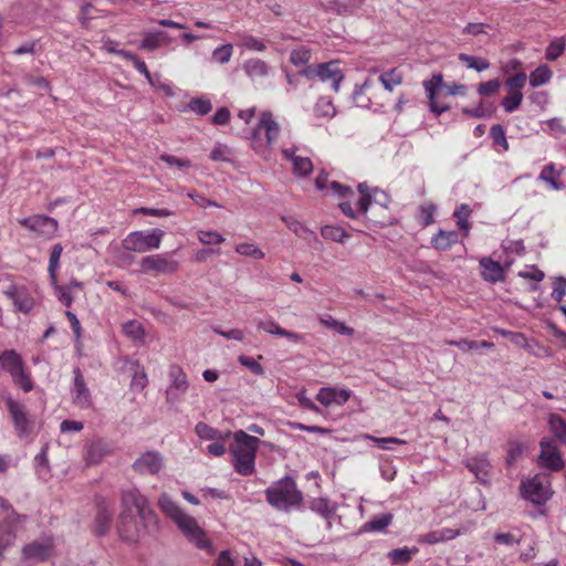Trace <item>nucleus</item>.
Returning a JSON list of instances; mask_svg holds the SVG:
<instances>
[{"mask_svg": "<svg viewBox=\"0 0 566 566\" xmlns=\"http://www.w3.org/2000/svg\"><path fill=\"white\" fill-rule=\"evenodd\" d=\"M123 511L118 517L117 531L125 541H136L144 530L156 528L158 517L148 499L136 488L122 492Z\"/></svg>", "mask_w": 566, "mask_h": 566, "instance_id": "1", "label": "nucleus"}, {"mask_svg": "<svg viewBox=\"0 0 566 566\" xmlns=\"http://www.w3.org/2000/svg\"><path fill=\"white\" fill-rule=\"evenodd\" d=\"M158 506L165 515L176 524L179 532L188 542L193 544L198 549L213 554L211 542L198 521L186 513L167 493H163L159 496Z\"/></svg>", "mask_w": 566, "mask_h": 566, "instance_id": "2", "label": "nucleus"}, {"mask_svg": "<svg viewBox=\"0 0 566 566\" xmlns=\"http://www.w3.org/2000/svg\"><path fill=\"white\" fill-rule=\"evenodd\" d=\"M231 436H233V443L229 447V451L234 471L243 476L252 475L255 471V457L261 443L260 439L243 430H237Z\"/></svg>", "mask_w": 566, "mask_h": 566, "instance_id": "3", "label": "nucleus"}, {"mask_svg": "<svg viewBox=\"0 0 566 566\" xmlns=\"http://www.w3.org/2000/svg\"><path fill=\"white\" fill-rule=\"evenodd\" d=\"M265 497L272 507L285 512L298 506L303 500L302 492L290 476H285L270 485L265 490Z\"/></svg>", "mask_w": 566, "mask_h": 566, "instance_id": "4", "label": "nucleus"}, {"mask_svg": "<svg viewBox=\"0 0 566 566\" xmlns=\"http://www.w3.org/2000/svg\"><path fill=\"white\" fill-rule=\"evenodd\" d=\"M358 192L360 198L357 200L355 210L350 202L343 201L339 203V209L348 218L356 219L360 214L365 216L368 209L375 205L380 210L385 211L389 205V198L387 193L378 188H369L366 184H359Z\"/></svg>", "mask_w": 566, "mask_h": 566, "instance_id": "5", "label": "nucleus"}, {"mask_svg": "<svg viewBox=\"0 0 566 566\" xmlns=\"http://www.w3.org/2000/svg\"><path fill=\"white\" fill-rule=\"evenodd\" d=\"M520 491L524 500L537 506L544 505L553 495L549 479L544 474L523 478Z\"/></svg>", "mask_w": 566, "mask_h": 566, "instance_id": "6", "label": "nucleus"}, {"mask_svg": "<svg viewBox=\"0 0 566 566\" xmlns=\"http://www.w3.org/2000/svg\"><path fill=\"white\" fill-rule=\"evenodd\" d=\"M164 237L165 231L157 228L150 231H133L125 237L122 244L125 251L145 253L158 249Z\"/></svg>", "mask_w": 566, "mask_h": 566, "instance_id": "7", "label": "nucleus"}, {"mask_svg": "<svg viewBox=\"0 0 566 566\" xmlns=\"http://www.w3.org/2000/svg\"><path fill=\"white\" fill-rule=\"evenodd\" d=\"M140 272L144 274H172L179 268V262L168 254H153L144 256L140 262Z\"/></svg>", "mask_w": 566, "mask_h": 566, "instance_id": "8", "label": "nucleus"}, {"mask_svg": "<svg viewBox=\"0 0 566 566\" xmlns=\"http://www.w3.org/2000/svg\"><path fill=\"white\" fill-rule=\"evenodd\" d=\"M6 405L19 438L23 439L29 437L32 431V422L28 417L24 406L10 396L6 399Z\"/></svg>", "mask_w": 566, "mask_h": 566, "instance_id": "9", "label": "nucleus"}, {"mask_svg": "<svg viewBox=\"0 0 566 566\" xmlns=\"http://www.w3.org/2000/svg\"><path fill=\"white\" fill-rule=\"evenodd\" d=\"M539 448L538 460L542 467L552 471H559L564 468L562 454L557 444L551 438H543L539 441Z\"/></svg>", "mask_w": 566, "mask_h": 566, "instance_id": "10", "label": "nucleus"}, {"mask_svg": "<svg viewBox=\"0 0 566 566\" xmlns=\"http://www.w3.org/2000/svg\"><path fill=\"white\" fill-rule=\"evenodd\" d=\"M165 467L164 457L154 450L142 453L133 463L132 468L138 474H158Z\"/></svg>", "mask_w": 566, "mask_h": 566, "instance_id": "11", "label": "nucleus"}, {"mask_svg": "<svg viewBox=\"0 0 566 566\" xmlns=\"http://www.w3.org/2000/svg\"><path fill=\"white\" fill-rule=\"evenodd\" d=\"M19 223L38 235L51 237L57 229V221L51 217L35 214L19 220Z\"/></svg>", "mask_w": 566, "mask_h": 566, "instance_id": "12", "label": "nucleus"}, {"mask_svg": "<svg viewBox=\"0 0 566 566\" xmlns=\"http://www.w3.org/2000/svg\"><path fill=\"white\" fill-rule=\"evenodd\" d=\"M2 293L13 303L14 310L28 314L34 306V300L24 286L10 284Z\"/></svg>", "mask_w": 566, "mask_h": 566, "instance_id": "13", "label": "nucleus"}, {"mask_svg": "<svg viewBox=\"0 0 566 566\" xmlns=\"http://www.w3.org/2000/svg\"><path fill=\"white\" fill-rule=\"evenodd\" d=\"M464 465L480 483L488 484L490 482L492 464L484 453L467 458Z\"/></svg>", "mask_w": 566, "mask_h": 566, "instance_id": "14", "label": "nucleus"}, {"mask_svg": "<svg viewBox=\"0 0 566 566\" xmlns=\"http://www.w3.org/2000/svg\"><path fill=\"white\" fill-rule=\"evenodd\" d=\"M352 391L349 389L337 387H323L316 395V399L325 407L332 405L343 406L350 398Z\"/></svg>", "mask_w": 566, "mask_h": 566, "instance_id": "15", "label": "nucleus"}, {"mask_svg": "<svg viewBox=\"0 0 566 566\" xmlns=\"http://www.w3.org/2000/svg\"><path fill=\"white\" fill-rule=\"evenodd\" d=\"M52 545L53 544L51 538L34 541L23 547L22 556L24 559L31 562L44 560L50 556Z\"/></svg>", "mask_w": 566, "mask_h": 566, "instance_id": "16", "label": "nucleus"}, {"mask_svg": "<svg viewBox=\"0 0 566 566\" xmlns=\"http://www.w3.org/2000/svg\"><path fill=\"white\" fill-rule=\"evenodd\" d=\"M318 75L317 80L323 83H331V86L334 92L339 91V85L344 80L343 71L339 69V65L335 61L321 63L318 64Z\"/></svg>", "mask_w": 566, "mask_h": 566, "instance_id": "17", "label": "nucleus"}, {"mask_svg": "<svg viewBox=\"0 0 566 566\" xmlns=\"http://www.w3.org/2000/svg\"><path fill=\"white\" fill-rule=\"evenodd\" d=\"M74 374V386L72 388L73 402L81 409H87L91 407V394L85 384L83 375L80 368L73 370Z\"/></svg>", "mask_w": 566, "mask_h": 566, "instance_id": "18", "label": "nucleus"}, {"mask_svg": "<svg viewBox=\"0 0 566 566\" xmlns=\"http://www.w3.org/2000/svg\"><path fill=\"white\" fill-rule=\"evenodd\" d=\"M443 84V77L441 74H434L430 80L423 82V87L427 93V97L429 98V107L431 112L437 115H441L446 111L449 109L448 105L439 104L436 102L434 96L436 92Z\"/></svg>", "mask_w": 566, "mask_h": 566, "instance_id": "19", "label": "nucleus"}, {"mask_svg": "<svg viewBox=\"0 0 566 566\" xmlns=\"http://www.w3.org/2000/svg\"><path fill=\"white\" fill-rule=\"evenodd\" d=\"M282 154L293 165V172L298 176H307L313 170V164L308 157L296 155V147L284 148Z\"/></svg>", "mask_w": 566, "mask_h": 566, "instance_id": "20", "label": "nucleus"}, {"mask_svg": "<svg viewBox=\"0 0 566 566\" xmlns=\"http://www.w3.org/2000/svg\"><path fill=\"white\" fill-rule=\"evenodd\" d=\"M169 376L171 378V385L167 389L166 395L169 401L176 400L180 394H184L188 389V380L186 374L178 367L171 368Z\"/></svg>", "mask_w": 566, "mask_h": 566, "instance_id": "21", "label": "nucleus"}, {"mask_svg": "<svg viewBox=\"0 0 566 566\" xmlns=\"http://www.w3.org/2000/svg\"><path fill=\"white\" fill-rule=\"evenodd\" d=\"M480 268L485 281L495 283L504 280V269L500 262L485 256L480 260Z\"/></svg>", "mask_w": 566, "mask_h": 566, "instance_id": "22", "label": "nucleus"}, {"mask_svg": "<svg viewBox=\"0 0 566 566\" xmlns=\"http://www.w3.org/2000/svg\"><path fill=\"white\" fill-rule=\"evenodd\" d=\"M242 69L247 76L253 81L256 82L259 80H262L270 74L271 67L266 62L260 59H249L247 60Z\"/></svg>", "mask_w": 566, "mask_h": 566, "instance_id": "23", "label": "nucleus"}, {"mask_svg": "<svg viewBox=\"0 0 566 566\" xmlns=\"http://www.w3.org/2000/svg\"><path fill=\"white\" fill-rule=\"evenodd\" d=\"M258 128L264 130L266 142L269 145H272L273 143L276 142L280 134V125L274 119L273 114L271 112L264 111L261 113Z\"/></svg>", "mask_w": 566, "mask_h": 566, "instance_id": "24", "label": "nucleus"}, {"mask_svg": "<svg viewBox=\"0 0 566 566\" xmlns=\"http://www.w3.org/2000/svg\"><path fill=\"white\" fill-rule=\"evenodd\" d=\"M109 452L111 448L107 442L103 440L92 441L86 448L85 460L88 464H97Z\"/></svg>", "mask_w": 566, "mask_h": 566, "instance_id": "25", "label": "nucleus"}, {"mask_svg": "<svg viewBox=\"0 0 566 566\" xmlns=\"http://www.w3.org/2000/svg\"><path fill=\"white\" fill-rule=\"evenodd\" d=\"M0 365L10 376L24 367V361L14 349H7L0 354Z\"/></svg>", "mask_w": 566, "mask_h": 566, "instance_id": "26", "label": "nucleus"}, {"mask_svg": "<svg viewBox=\"0 0 566 566\" xmlns=\"http://www.w3.org/2000/svg\"><path fill=\"white\" fill-rule=\"evenodd\" d=\"M166 42V34L163 31L144 32L143 40L138 43L140 50L153 52Z\"/></svg>", "mask_w": 566, "mask_h": 566, "instance_id": "27", "label": "nucleus"}, {"mask_svg": "<svg viewBox=\"0 0 566 566\" xmlns=\"http://www.w3.org/2000/svg\"><path fill=\"white\" fill-rule=\"evenodd\" d=\"M113 521V511L106 505H101L95 517L94 532L97 535H105Z\"/></svg>", "mask_w": 566, "mask_h": 566, "instance_id": "28", "label": "nucleus"}, {"mask_svg": "<svg viewBox=\"0 0 566 566\" xmlns=\"http://www.w3.org/2000/svg\"><path fill=\"white\" fill-rule=\"evenodd\" d=\"M459 241V234L457 231H443L440 230L431 240V244L434 249L447 251L453 244Z\"/></svg>", "mask_w": 566, "mask_h": 566, "instance_id": "29", "label": "nucleus"}, {"mask_svg": "<svg viewBox=\"0 0 566 566\" xmlns=\"http://www.w3.org/2000/svg\"><path fill=\"white\" fill-rule=\"evenodd\" d=\"M195 431L200 439L205 440H226L231 437V431H219L205 422H198Z\"/></svg>", "mask_w": 566, "mask_h": 566, "instance_id": "30", "label": "nucleus"}, {"mask_svg": "<svg viewBox=\"0 0 566 566\" xmlns=\"http://www.w3.org/2000/svg\"><path fill=\"white\" fill-rule=\"evenodd\" d=\"M559 174L555 170V165L553 163L543 167L538 180L547 184L553 190H562L565 188V185L558 180Z\"/></svg>", "mask_w": 566, "mask_h": 566, "instance_id": "31", "label": "nucleus"}, {"mask_svg": "<svg viewBox=\"0 0 566 566\" xmlns=\"http://www.w3.org/2000/svg\"><path fill=\"white\" fill-rule=\"evenodd\" d=\"M122 328L126 337L139 345L144 344L145 328L140 322L136 319L127 321L123 324Z\"/></svg>", "mask_w": 566, "mask_h": 566, "instance_id": "32", "label": "nucleus"}, {"mask_svg": "<svg viewBox=\"0 0 566 566\" xmlns=\"http://www.w3.org/2000/svg\"><path fill=\"white\" fill-rule=\"evenodd\" d=\"M547 424L553 436L566 446V421L557 413H551Z\"/></svg>", "mask_w": 566, "mask_h": 566, "instance_id": "33", "label": "nucleus"}, {"mask_svg": "<svg viewBox=\"0 0 566 566\" xmlns=\"http://www.w3.org/2000/svg\"><path fill=\"white\" fill-rule=\"evenodd\" d=\"M419 552L417 547H401L388 552L387 557L392 565H405Z\"/></svg>", "mask_w": 566, "mask_h": 566, "instance_id": "34", "label": "nucleus"}, {"mask_svg": "<svg viewBox=\"0 0 566 566\" xmlns=\"http://www.w3.org/2000/svg\"><path fill=\"white\" fill-rule=\"evenodd\" d=\"M553 77V71L546 64L538 65L530 74V85L532 87H539L551 82Z\"/></svg>", "mask_w": 566, "mask_h": 566, "instance_id": "35", "label": "nucleus"}, {"mask_svg": "<svg viewBox=\"0 0 566 566\" xmlns=\"http://www.w3.org/2000/svg\"><path fill=\"white\" fill-rule=\"evenodd\" d=\"M394 515L391 513H382L373 516L363 526L366 532H382L392 522Z\"/></svg>", "mask_w": 566, "mask_h": 566, "instance_id": "36", "label": "nucleus"}, {"mask_svg": "<svg viewBox=\"0 0 566 566\" xmlns=\"http://www.w3.org/2000/svg\"><path fill=\"white\" fill-rule=\"evenodd\" d=\"M282 221L291 231H293L300 238L306 240L310 239V237L316 238L313 231H311L307 227H305L301 221H298L293 216H284L282 217Z\"/></svg>", "mask_w": 566, "mask_h": 566, "instance_id": "37", "label": "nucleus"}, {"mask_svg": "<svg viewBox=\"0 0 566 566\" xmlns=\"http://www.w3.org/2000/svg\"><path fill=\"white\" fill-rule=\"evenodd\" d=\"M310 509L324 518H329L335 514V506L324 497H316L310 502Z\"/></svg>", "mask_w": 566, "mask_h": 566, "instance_id": "38", "label": "nucleus"}, {"mask_svg": "<svg viewBox=\"0 0 566 566\" xmlns=\"http://www.w3.org/2000/svg\"><path fill=\"white\" fill-rule=\"evenodd\" d=\"M459 61H461L468 69L475 70L476 72H483L490 67V62L486 59L470 55L467 53H460L458 55Z\"/></svg>", "mask_w": 566, "mask_h": 566, "instance_id": "39", "label": "nucleus"}, {"mask_svg": "<svg viewBox=\"0 0 566 566\" xmlns=\"http://www.w3.org/2000/svg\"><path fill=\"white\" fill-rule=\"evenodd\" d=\"M314 114L318 118L331 119L335 116L336 109L329 98L319 97L314 106Z\"/></svg>", "mask_w": 566, "mask_h": 566, "instance_id": "40", "label": "nucleus"}, {"mask_svg": "<svg viewBox=\"0 0 566 566\" xmlns=\"http://www.w3.org/2000/svg\"><path fill=\"white\" fill-rule=\"evenodd\" d=\"M566 49V42H565V39L564 38H555L554 40H552L546 50H545V59L547 61H555L557 60L560 55H563L564 51Z\"/></svg>", "mask_w": 566, "mask_h": 566, "instance_id": "41", "label": "nucleus"}, {"mask_svg": "<svg viewBox=\"0 0 566 566\" xmlns=\"http://www.w3.org/2000/svg\"><path fill=\"white\" fill-rule=\"evenodd\" d=\"M319 322L327 328L335 329L340 335L352 336L354 334V329L347 326L345 323L335 319L331 315H324L319 317Z\"/></svg>", "mask_w": 566, "mask_h": 566, "instance_id": "42", "label": "nucleus"}, {"mask_svg": "<svg viewBox=\"0 0 566 566\" xmlns=\"http://www.w3.org/2000/svg\"><path fill=\"white\" fill-rule=\"evenodd\" d=\"M379 81L386 91L392 92L396 86L402 83V76L396 69H392L381 73Z\"/></svg>", "mask_w": 566, "mask_h": 566, "instance_id": "43", "label": "nucleus"}, {"mask_svg": "<svg viewBox=\"0 0 566 566\" xmlns=\"http://www.w3.org/2000/svg\"><path fill=\"white\" fill-rule=\"evenodd\" d=\"M470 214H471V208L465 203L460 205L453 213V217L457 219V224L459 226V228L461 230L464 231L465 235L468 234V232L470 230V223H469Z\"/></svg>", "mask_w": 566, "mask_h": 566, "instance_id": "44", "label": "nucleus"}, {"mask_svg": "<svg viewBox=\"0 0 566 566\" xmlns=\"http://www.w3.org/2000/svg\"><path fill=\"white\" fill-rule=\"evenodd\" d=\"M235 252L255 260L264 259V252L259 249L254 243L243 242L235 245Z\"/></svg>", "mask_w": 566, "mask_h": 566, "instance_id": "45", "label": "nucleus"}, {"mask_svg": "<svg viewBox=\"0 0 566 566\" xmlns=\"http://www.w3.org/2000/svg\"><path fill=\"white\" fill-rule=\"evenodd\" d=\"M11 378L23 391L30 392L33 389V381L24 367L12 374Z\"/></svg>", "mask_w": 566, "mask_h": 566, "instance_id": "46", "label": "nucleus"}, {"mask_svg": "<svg viewBox=\"0 0 566 566\" xmlns=\"http://www.w3.org/2000/svg\"><path fill=\"white\" fill-rule=\"evenodd\" d=\"M63 252V247L60 243H56L52 247L50 260H49V273L51 281L55 283L56 281V270L60 264V258Z\"/></svg>", "mask_w": 566, "mask_h": 566, "instance_id": "47", "label": "nucleus"}, {"mask_svg": "<svg viewBox=\"0 0 566 566\" xmlns=\"http://www.w3.org/2000/svg\"><path fill=\"white\" fill-rule=\"evenodd\" d=\"M322 237L324 239L334 241V242H344V240L348 237V234L339 227L334 226H325L321 229Z\"/></svg>", "mask_w": 566, "mask_h": 566, "instance_id": "48", "label": "nucleus"}, {"mask_svg": "<svg viewBox=\"0 0 566 566\" xmlns=\"http://www.w3.org/2000/svg\"><path fill=\"white\" fill-rule=\"evenodd\" d=\"M255 326L258 329H262L268 334L280 336L281 327L272 317L268 318H255Z\"/></svg>", "mask_w": 566, "mask_h": 566, "instance_id": "49", "label": "nucleus"}, {"mask_svg": "<svg viewBox=\"0 0 566 566\" xmlns=\"http://www.w3.org/2000/svg\"><path fill=\"white\" fill-rule=\"evenodd\" d=\"M523 101V94L521 91H513L509 96L502 99V106L506 113L515 112Z\"/></svg>", "mask_w": 566, "mask_h": 566, "instance_id": "50", "label": "nucleus"}, {"mask_svg": "<svg viewBox=\"0 0 566 566\" xmlns=\"http://www.w3.org/2000/svg\"><path fill=\"white\" fill-rule=\"evenodd\" d=\"M311 60V51L304 46L293 50L290 54V61L295 66L306 65Z\"/></svg>", "mask_w": 566, "mask_h": 566, "instance_id": "51", "label": "nucleus"}, {"mask_svg": "<svg viewBox=\"0 0 566 566\" xmlns=\"http://www.w3.org/2000/svg\"><path fill=\"white\" fill-rule=\"evenodd\" d=\"M238 360L242 366L247 367L253 375L262 376L265 373L263 366L253 357L240 355L238 357Z\"/></svg>", "mask_w": 566, "mask_h": 566, "instance_id": "52", "label": "nucleus"}, {"mask_svg": "<svg viewBox=\"0 0 566 566\" xmlns=\"http://www.w3.org/2000/svg\"><path fill=\"white\" fill-rule=\"evenodd\" d=\"M188 108L198 115H207L212 109V104L209 99L205 98H192Z\"/></svg>", "mask_w": 566, "mask_h": 566, "instance_id": "53", "label": "nucleus"}, {"mask_svg": "<svg viewBox=\"0 0 566 566\" xmlns=\"http://www.w3.org/2000/svg\"><path fill=\"white\" fill-rule=\"evenodd\" d=\"M197 235L198 240L206 245L219 244L224 241V238L216 231L199 230Z\"/></svg>", "mask_w": 566, "mask_h": 566, "instance_id": "54", "label": "nucleus"}, {"mask_svg": "<svg viewBox=\"0 0 566 566\" xmlns=\"http://www.w3.org/2000/svg\"><path fill=\"white\" fill-rule=\"evenodd\" d=\"M232 52L233 49L231 44L220 45L213 50L212 59L220 64H226L230 61Z\"/></svg>", "mask_w": 566, "mask_h": 566, "instance_id": "55", "label": "nucleus"}, {"mask_svg": "<svg viewBox=\"0 0 566 566\" xmlns=\"http://www.w3.org/2000/svg\"><path fill=\"white\" fill-rule=\"evenodd\" d=\"M462 112L470 117L483 118L491 117L493 109L492 106H486L483 102H480L475 108H463Z\"/></svg>", "mask_w": 566, "mask_h": 566, "instance_id": "56", "label": "nucleus"}, {"mask_svg": "<svg viewBox=\"0 0 566 566\" xmlns=\"http://www.w3.org/2000/svg\"><path fill=\"white\" fill-rule=\"evenodd\" d=\"M365 438L376 442V444L382 450H392L391 444H406L405 440L395 437L376 438L374 436L366 434Z\"/></svg>", "mask_w": 566, "mask_h": 566, "instance_id": "57", "label": "nucleus"}, {"mask_svg": "<svg viewBox=\"0 0 566 566\" xmlns=\"http://www.w3.org/2000/svg\"><path fill=\"white\" fill-rule=\"evenodd\" d=\"M565 295H566V277L557 276V277H555L554 283H553L552 297L556 302H560Z\"/></svg>", "mask_w": 566, "mask_h": 566, "instance_id": "58", "label": "nucleus"}, {"mask_svg": "<svg viewBox=\"0 0 566 566\" xmlns=\"http://www.w3.org/2000/svg\"><path fill=\"white\" fill-rule=\"evenodd\" d=\"M494 144L501 145L505 150L509 149V143L505 137L504 128L501 125H493L490 130Z\"/></svg>", "mask_w": 566, "mask_h": 566, "instance_id": "59", "label": "nucleus"}, {"mask_svg": "<svg viewBox=\"0 0 566 566\" xmlns=\"http://www.w3.org/2000/svg\"><path fill=\"white\" fill-rule=\"evenodd\" d=\"M526 80H527L526 73L520 72L513 76H510L506 80L505 84L511 90V92L521 91L524 87Z\"/></svg>", "mask_w": 566, "mask_h": 566, "instance_id": "60", "label": "nucleus"}, {"mask_svg": "<svg viewBox=\"0 0 566 566\" xmlns=\"http://www.w3.org/2000/svg\"><path fill=\"white\" fill-rule=\"evenodd\" d=\"M523 446L518 442H510L507 455H506V464L509 467L513 465L522 455Z\"/></svg>", "mask_w": 566, "mask_h": 566, "instance_id": "61", "label": "nucleus"}, {"mask_svg": "<svg viewBox=\"0 0 566 566\" xmlns=\"http://www.w3.org/2000/svg\"><path fill=\"white\" fill-rule=\"evenodd\" d=\"M545 124L547 126V132L555 137L566 134V128L563 126L562 119L558 117L551 118Z\"/></svg>", "mask_w": 566, "mask_h": 566, "instance_id": "62", "label": "nucleus"}, {"mask_svg": "<svg viewBox=\"0 0 566 566\" xmlns=\"http://www.w3.org/2000/svg\"><path fill=\"white\" fill-rule=\"evenodd\" d=\"M500 88L499 80H491L485 83H481L478 87V93L482 96H491L497 93Z\"/></svg>", "mask_w": 566, "mask_h": 566, "instance_id": "63", "label": "nucleus"}, {"mask_svg": "<svg viewBox=\"0 0 566 566\" xmlns=\"http://www.w3.org/2000/svg\"><path fill=\"white\" fill-rule=\"evenodd\" d=\"M242 45L248 50L256 52H262L265 50V44L252 35H244L242 38Z\"/></svg>", "mask_w": 566, "mask_h": 566, "instance_id": "64", "label": "nucleus"}]
</instances>
